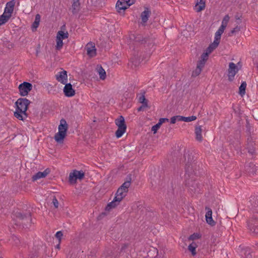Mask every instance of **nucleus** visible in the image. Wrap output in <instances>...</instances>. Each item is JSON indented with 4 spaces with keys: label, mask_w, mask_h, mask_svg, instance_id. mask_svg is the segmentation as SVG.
I'll use <instances>...</instances> for the list:
<instances>
[{
    "label": "nucleus",
    "mask_w": 258,
    "mask_h": 258,
    "mask_svg": "<svg viewBox=\"0 0 258 258\" xmlns=\"http://www.w3.org/2000/svg\"><path fill=\"white\" fill-rule=\"evenodd\" d=\"M196 7L198 12L203 10L205 8V0H197Z\"/></svg>",
    "instance_id": "c85d7f7f"
},
{
    "label": "nucleus",
    "mask_w": 258,
    "mask_h": 258,
    "mask_svg": "<svg viewBox=\"0 0 258 258\" xmlns=\"http://www.w3.org/2000/svg\"><path fill=\"white\" fill-rule=\"evenodd\" d=\"M56 45L55 46V49L56 50H59L63 46V42L62 40L60 39V38H56Z\"/></svg>",
    "instance_id": "a19ab883"
},
{
    "label": "nucleus",
    "mask_w": 258,
    "mask_h": 258,
    "mask_svg": "<svg viewBox=\"0 0 258 258\" xmlns=\"http://www.w3.org/2000/svg\"><path fill=\"white\" fill-rule=\"evenodd\" d=\"M223 33L222 31H220L219 30H217L215 35V39H216V41H220L221 35Z\"/></svg>",
    "instance_id": "a18cd8bd"
},
{
    "label": "nucleus",
    "mask_w": 258,
    "mask_h": 258,
    "mask_svg": "<svg viewBox=\"0 0 258 258\" xmlns=\"http://www.w3.org/2000/svg\"><path fill=\"white\" fill-rule=\"evenodd\" d=\"M251 204V209L253 211V213L258 212V196L252 198L250 200Z\"/></svg>",
    "instance_id": "aec40b11"
},
{
    "label": "nucleus",
    "mask_w": 258,
    "mask_h": 258,
    "mask_svg": "<svg viewBox=\"0 0 258 258\" xmlns=\"http://www.w3.org/2000/svg\"><path fill=\"white\" fill-rule=\"evenodd\" d=\"M73 4L72 6V13L73 14H77L80 8V4L79 3V0H73Z\"/></svg>",
    "instance_id": "a878e982"
},
{
    "label": "nucleus",
    "mask_w": 258,
    "mask_h": 258,
    "mask_svg": "<svg viewBox=\"0 0 258 258\" xmlns=\"http://www.w3.org/2000/svg\"><path fill=\"white\" fill-rule=\"evenodd\" d=\"M240 30V27L239 26H236L234 28H233L228 34L229 36H231L233 34L238 32Z\"/></svg>",
    "instance_id": "79ce46f5"
},
{
    "label": "nucleus",
    "mask_w": 258,
    "mask_h": 258,
    "mask_svg": "<svg viewBox=\"0 0 258 258\" xmlns=\"http://www.w3.org/2000/svg\"><path fill=\"white\" fill-rule=\"evenodd\" d=\"M18 88L20 95L25 96L27 95L28 93L32 90V85L30 83L24 82L19 85Z\"/></svg>",
    "instance_id": "9d476101"
},
{
    "label": "nucleus",
    "mask_w": 258,
    "mask_h": 258,
    "mask_svg": "<svg viewBox=\"0 0 258 258\" xmlns=\"http://www.w3.org/2000/svg\"><path fill=\"white\" fill-rule=\"evenodd\" d=\"M96 70L100 76V79L102 80L105 79L106 77V72L101 65L98 64Z\"/></svg>",
    "instance_id": "5701e85b"
},
{
    "label": "nucleus",
    "mask_w": 258,
    "mask_h": 258,
    "mask_svg": "<svg viewBox=\"0 0 258 258\" xmlns=\"http://www.w3.org/2000/svg\"><path fill=\"white\" fill-rule=\"evenodd\" d=\"M197 119V117L196 116H191L188 117H184L183 119V121L185 122H190L193 120H195Z\"/></svg>",
    "instance_id": "c03bdc74"
},
{
    "label": "nucleus",
    "mask_w": 258,
    "mask_h": 258,
    "mask_svg": "<svg viewBox=\"0 0 258 258\" xmlns=\"http://www.w3.org/2000/svg\"><path fill=\"white\" fill-rule=\"evenodd\" d=\"M213 49L212 48V47L209 45V46L207 48L206 50V52L208 53V54L210 53L212 51H213Z\"/></svg>",
    "instance_id": "338daca9"
},
{
    "label": "nucleus",
    "mask_w": 258,
    "mask_h": 258,
    "mask_svg": "<svg viewBox=\"0 0 258 258\" xmlns=\"http://www.w3.org/2000/svg\"><path fill=\"white\" fill-rule=\"evenodd\" d=\"M204 66L198 63L196 70L192 73L191 76L193 77H196L199 76L201 74L202 69L204 68Z\"/></svg>",
    "instance_id": "c756f323"
},
{
    "label": "nucleus",
    "mask_w": 258,
    "mask_h": 258,
    "mask_svg": "<svg viewBox=\"0 0 258 258\" xmlns=\"http://www.w3.org/2000/svg\"><path fill=\"white\" fill-rule=\"evenodd\" d=\"M16 4L15 0L11 1L8 2L6 4V8L5 9L4 13L3 14L9 16L10 18L12 16V14L13 12L14 8Z\"/></svg>",
    "instance_id": "9b49d317"
},
{
    "label": "nucleus",
    "mask_w": 258,
    "mask_h": 258,
    "mask_svg": "<svg viewBox=\"0 0 258 258\" xmlns=\"http://www.w3.org/2000/svg\"><path fill=\"white\" fill-rule=\"evenodd\" d=\"M50 173V169L49 168L46 169L43 172L39 171L34 175H33L32 179L33 181L37 180V179H40L46 177Z\"/></svg>",
    "instance_id": "a211bd4d"
},
{
    "label": "nucleus",
    "mask_w": 258,
    "mask_h": 258,
    "mask_svg": "<svg viewBox=\"0 0 258 258\" xmlns=\"http://www.w3.org/2000/svg\"><path fill=\"white\" fill-rule=\"evenodd\" d=\"M245 170L249 174H254L257 170V168L253 163H249L245 167Z\"/></svg>",
    "instance_id": "412c9836"
},
{
    "label": "nucleus",
    "mask_w": 258,
    "mask_h": 258,
    "mask_svg": "<svg viewBox=\"0 0 258 258\" xmlns=\"http://www.w3.org/2000/svg\"><path fill=\"white\" fill-rule=\"evenodd\" d=\"M246 87V83L245 82H243L239 88V93L241 96H243L245 93V88Z\"/></svg>",
    "instance_id": "e433bc0d"
},
{
    "label": "nucleus",
    "mask_w": 258,
    "mask_h": 258,
    "mask_svg": "<svg viewBox=\"0 0 258 258\" xmlns=\"http://www.w3.org/2000/svg\"><path fill=\"white\" fill-rule=\"evenodd\" d=\"M10 17L4 14L0 16V26L5 24L10 19Z\"/></svg>",
    "instance_id": "4c0bfd02"
},
{
    "label": "nucleus",
    "mask_w": 258,
    "mask_h": 258,
    "mask_svg": "<svg viewBox=\"0 0 258 258\" xmlns=\"http://www.w3.org/2000/svg\"><path fill=\"white\" fill-rule=\"evenodd\" d=\"M115 123L118 126V128L115 132V136L116 138H119L125 132L126 129L124 117L122 115H120L118 118L115 119Z\"/></svg>",
    "instance_id": "423d86ee"
},
{
    "label": "nucleus",
    "mask_w": 258,
    "mask_h": 258,
    "mask_svg": "<svg viewBox=\"0 0 258 258\" xmlns=\"http://www.w3.org/2000/svg\"><path fill=\"white\" fill-rule=\"evenodd\" d=\"M121 2H124V4L127 5L129 7L132 5L134 4L135 2V0H119Z\"/></svg>",
    "instance_id": "49530a36"
},
{
    "label": "nucleus",
    "mask_w": 258,
    "mask_h": 258,
    "mask_svg": "<svg viewBox=\"0 0 258 258\" xmlns=\"http://www.w3.org/2000/svg\"><path fill=\"white\" fill-rule=\"evenodd\" d=\"M229 16L228 15H225L222 20V23L224 25H227V23L229 22Z\"/></svg>",
    "instance_id": "8fccbe9b"
},
{
    "label": "nucleus",
    "mask_w": 258,
    "mask_h": 258,
    "mask_svg": "<svg viewBox=\"0 0 258 258\" xmlns=\"http://www.w3.org/2000/svg\"><path fill=\"white\" fill-rule=\"evenodd\" d=\"M56 80L64 84L67 83L68 76L67 72L65 70H62L61 72H58L57 74L55 75Z\"/></svg>",
    "instance_id": "4468645a"
},
{
    "label": "nucleus",
    "mask_w": 258,
    "mask_h": 258,
    "mask_svg": "<svg viewBox=\"0 0 258 258\" xmlns=\"http://www.w3.org/2000/svg\"><path fill=\"white\" fill-rule=\"evenodd\" d=\"M40 18H41V17L39 14H37L35 16L34 22L33 23L32 25V28L33 31H34V29H35V30L36 29V28L38 27L40 21Z\"/></svg>",
    "instance_id": "473e14b6"
},
{
    "label": "nucleus",
    "mask_w": 258,
    "mask_h": 258,
    "mask_svg": "<svg viewBox=\"0 0 258 258\" xmlns=\"http://www.w3.org/2000/svg\"><path fill=\"white\" fill-rule=\"evenodd\" d=\"M119 188H121V190H123V191L125 192L126 194L128 192V189L125 188V187H122L121 186H120Z\"/></svg>",
    "instance_id": "774afa93"
},
{
    "label": "nucleus",
    "mask_w": 258,
    "mask_h": 258,
    "mask_svg": "<svg viewBox=\"0 0 258 258\" xmlns=\"http://www.w3.org/2000/svg\"><path fill=\"white\" fill-rule=\"evenodd\" d=\"M138 97V101L142 103H148V100L145 98V92L144 91H141V93L137 95Z\"/></svg>",
    "instance_id": "2f4dec72"
},
{
    "label": "nucleus",
    "mask_w": 258,
    "mask_h": 258,
    "mask_svg": "<svg viewBox=\"0 0 258 258\" xmlns=\"http://www.w3.org/2000/svg\"><path fill=\"white\" fill-rule=\"evenodd\" d=\"M255 144L252 140V138L250 136L248 137L247 140L246 149L248 150V152L253 155L255 154Z\"/></svg>",
    "instance_id": "2eb2a0df"
},
{
    "label": "nucleus",
    "mask_w": 258,
    "mask_h": 258,
    "mask_svg": "<svg viewBox=\"0 0 258 258\" xmlns=\"http://www.w3.org/2000/svg\"><path fill=\"white\" fill-rule=\"evenodd\" d=\"M63 88V92L66 96L70 97L75 95V90L73 88L71 83H66Z\"/></svg>",
    "instance_id": "ddd939ff"
},
{
    "label": "nucleus",
    "mask_w": 258,
    "mask_h": 258,
    "mask_svg": "<svg viewBox=\"0 0 258 258\" xmlns=\"http://www.w3.org/2000/svg\"><path fill=\"white\" fill-rule=\"evenodd\" d=\"M148 106V103L142 104V105L140 107H139L137 109V110L138 111H144L145 108L147 107Z\"/></svg>",
    "instance_id": "5fc2aeb1"
},
{
    "label": "nucleus",
    "mask_w": 258,
    "mask_h": 258,
    "mask_svg": "<svg viewBox=\"0 0 258 258\" xmlns=\"http://www.w3.org/2000/svg\"><path fill=\"white\" fill-rule=\"evenodd\" d=\"M133 57L131 58L130 63H131L132 68H136L139 65L140 62L145 58V57L142 55V52L135 47L133 49Z\"/></svg>",
    "instance_id": "0eeeda50"
},
{
    "label": "nucleus",
    "mask_w": 258,
    "mask_h": 258,
    "mask_svg": "<svg viewBox=\"0 0 258 258\" xmlns=\"http://www.w3.org/2000/svg\"><path fill=\"white\" fill-rule=\"evenodd\" d=\"M207 213L206 214V220L207 223L212 226H215L216 222L213 220L212 218V209L208 207H206Z\"/></svg>",
    "instance_id": "f3484780"
},
{
    "label": "nucleus",
    "mask_w": 258,
    "mask_h": 258,
    "mask_svg": "<svg viewBox=\"0 0 258 258\" xmlns=\"http://www.w3.org/2000/svg\"><path fill=\"white\" fill-rule=\"evenodd\" d=\"M200 237H201V236L199 234H198L197 233H194V234H192L189 236V237H188V240H194L198 239Z\"/></svg>",
    "instance_id": "37998d69"
},
{
    "label": "nucleus",
    "mask_w": 258,
    "mask_h": 258,
    "mask_svg": "<svg viewBox=\"0 0 258 258\" xmlns=\"http://www.w3.org/2000/svg\"><path fill=\"white\" fill-rule=\"evenodd\" d=\"M127 5L124 4V2H121L119 0L116 3V9L118 13H121V11H124L128 8Z\"/></svg>",
    "instance_id": "b1692460"
},
{
    "label": "nucleus",
    "mask_w": 258,
    "mask_h": 258,
    "mask_svg": "<svg viewBox=\"0 0 258 258\" xmlns=\"http://www.w3.org/2000/svg\"><path fill=\"white\" fill-rule=\"evenodd\" d=\"M176 119L177 121H183L184 116L180 115H176Z\"/></svg>",
    "instance_id": "0e129e2a"
},
{
    "label": "nucleus",
    "mask_w": 258,
    "mask_h": 258,
    "mask_svg": "<svg viewBox=\"0 0 258 258\" xmlns=\"http://www.w3.org/2000/svg\"><path fill=\"white\" fill-rule=\"evenodd\" d=\"M195 134L196 135V139L197 141L201 142L203 140L202 136L201 126H197L195 128Z\"/></svg>",
    "instance_id": "7c9ffc66"
},
{
    "label": "nucleus",
    "mask_w": 258,
    "mask_h": 258,
    "mask_svg": "<svg viewBox=\"0 0 258 258\" xmlns=\"http://www.w3.org/2000/svg\"><path fill=\"white\" fill-rule=\"evenodd\" d=\"M241 17H242V15L239 13H237L235 15V18L236 19V20H239V21L237 22V23L238 24H239L241 23L240 19Z\"/></svg>",
    "instance_id": "4d7b16f0"
},
{
    "label": "nucleus",
    "mask_w": 258,
    "mask_h": 258,
    "mask_svg": "<svg viewBox=\"0 0 258 258\" xmlns=\"http://www.w3.org/2000/svg\"><path fill=\"white\" fill-rule=\"evenodd\" d=\"M102 2L103 0H91V4L97 8L101 7Z\"/></svg>",
    "instance_id": "ea45409f"
},
{
    "label": "nucleus",
    "mask_w": 258,
    "mask_h": 258,
    "mask_svg": "<svg viewBox=\"0 0 258 258\" xmlns=\"http://www.w3.org/2000/svg\"><path fill=\"white\" fill-rule=\"evenodd\" d=\"M238 72V69L236 64L233 62H230L228 69V79L232 81L236 73Z\"/></svg>",
    "instance_id": "f8f14e48"
},
{
    "label": "nucleus",
    "mask_w": 258,
    "mask_h": 258,
    "mask_svg": "<svg viewBox=\"0 0 258 258\" xmlns=\"http://www.w3.org/2000/svg\"><path fill=\"white\" fill-rule=\"evenodd\" d=\"M188 249L191 251L193 255H195L196 254V248L193 247L192 245H189L188 246Z\"/></svg>",
    "instance_id": "3c124183"
},
{
    "label": "nucleus",
    "mask_w": 258,
    "mask_h": 258,
    "mask_svg": "<svg viewBox=\"0 0 258 258\" xmlns=\"http://www.w3.org/2000/svg\"><path fill=\"white\" fill-rule=\"evenodd\" d=\"M176 121H177V120L176 119V116H174L171 118V119H170L171 123H172V124L175 123Z\"/></svg>",
    "instance_id": "69168bd1"
},
{
    "label": "nucleus",
    "mask_w": 258,
    "mask_h": 258,
    "mask_svg": "<svg viewBox=\"0 0 258 258\" xmlns=\"http://www.w3.org/2000/svg\"><path fill=\"white\" fill-rule=\"evenodd\" d=\"M130 39L134 41L135 45H143L146 51H151L154 45V40L149 37H144L140 34H133L130 35Z\"/></svg>",
    "instance_id": "f03ea898"
},
{
    "label": "nucleus",
    "mask_w": 258,
    "mask_h": 258,
    "mask_svg": "<svg viewBox=\"0 0 258 258\" xmlns=\"http://www.w3.org/2000/svg\"><path fill=\"white\" fill-rule=\"evenodd\" d=\"M247 226L252 234L258 236V212L253 213L248 222Z\"/></svg>",
    "instance_id": "39448f33"
},
{
    "label": "nucleus",
    "mask_w": 258,
    "mask_h": 258,
    "mask_svg": "<svg viewBox=\"0 0 258 258\" xmlns=\"http://www.w3.org/2000/svg\"><path fill=\"white\" fill-rule=\"evenodd\" d=\"M63 234L62 232L60 231H57L55 234V237L56 238H57L60 242L61 240V237L62 236Z\"/></svg>",
    "instance_id": "864d4df0"
},
{
    "label": "nucleus",
    "mask_w": 258,
    "mask_h": 258,
    "mask_svg": "<svg viewBox=\"0 0 258 258\" xmlns=\"http://www.w3.org/2000/svg\"><path fill=\"white\" fill-rule=\"evenodd\" d=\"M126 193L123 190H121V188H118L115 197H117V198L120 201L125 197Z\"/></svg>",
    "instance_id": "72a5a7b5"
},
{
    "label": "nucleus",
    "mask_w": 258,
    "mask_h": 258,
    "mask_svg": "<svg viewBox=\"0 0 258 258\" xmlns=\"http://www.w3.org/2000/svg\"><path fill=\"white\" fill-rule=\"evenodd\" d=\"M209 54L206 52H204L201 55V59L198 62V63L205 66L206 61L208 59Z\"/></svg>",
    "instance_id": "c9c22d12"
},
{
    "label": "nucleus",
    "mask_w": 258,
    "mask_h": 258,
    "mask_svg": "<svg viewBox=\"0 0 258 258\" xmlns=\"http://www.w3.org/2000/svg\"><path fill=\"white\" fill-rule=\"evenodd\" d=\"M161 125L159 122H158L157 124L152 127V131H153L154 134L156 133Z\"/></svg>",
    "instance_id": "de8ad7c7"
},
{
    "label": "nucleus",
    "mask_w": 258,
    "mask_h": 258,
    "mask_svg": "<svg viewBox=\"0 0 258 258\" xmlns=\"http://www.w3.org/2000/svg\"><path fill=\"white\" fill-rule=\"evenodd\" d=\"M192 177L186 179V185L190 192L196 193L200 191L199 182L192 179Z\"/></svg>",
    "instance_id": "1a4fd4ad"
},
{
    "label": "nucleus",
    "mask_w": 258,
    "mask_h": 258,
    "mask_svg": "<svg viewBox=\"0 0 258 258\" xmlns=\"http://www.w3.org/2000/svg\"><path fill=\"white\" fill-rule=\"evenodd\" d=\"M31 101L26 98H19L15 103L17 106L16 111L14 112V116L21 120H24L27 117L26 112Z\"/></svg>",
    "instance_id": "f257e3e1"
},
{
    "label": "nucleus",
    "mask_w": 258,
    "mask_h": 258,
    "mask_svg": "<svg viewBox=\"0 0 258 258\" xmlns=\"http://www.w3.org/2000/svg\"><path fill=\"white\" fill-rule=\"evenodd\" d=\"M158 250L155 247H152L148 252L146 258H158Z\"/></svg>",
    "instance_id": "4be33fe9"
},
{
    "label": "nucleus",
    "mask_w": 258,
    "mask_h": 258,
    "mask_svg": "<svg viewBox=\"0 0 258 258\" xmlns=\"http://www.w3.org/2000/svg\"><path fill=\"white\" fill-rule=\"evenodd\" d=\"M52 203L54 206V207L55 208H57L58 207V202L56 198L54 197L52 200Z\"/></svg>",
    "instance_id": "6e6d98bb"
},
{
    "label": "nucleus",
    "mask_w": 258,
    "mask_h": 258,
    "mask_svg": "<svg viewBox=\"0 0 258 258\" xmlns=\"http://www.w3.org/2000/svg\"><path fill=\"white\" fill-rule=\"evenodd\" d=\"M120 202V201L118 200L117 197H114L113 200L107 205L105 208V210L109 211L110 210L115 208L117 205H118Z\"/></svg>",
    "instance_id": "6ab92c4d"
},
{
    "label": "nucleus",
    "mask_w": 258,
    "mask_h": 258,
    "mask_svg": "<svg viewBox=\"0 0 258 258\" xmlns=\"http://www.w3.org/2000/svg\"><path fill=\"white\" fill-rule=\"evenodd\" d=\"M68 128V125L65 119H61L60 121V124L58 126V131L67 133Z\"/></svg>",
    "instance_id": "cd10ccee"
},
{
    "label": "nucleus",
    "mask_w": 258,
    "mask_h": 258,
    "mask_svg": "<svg viewBox=\"0 0 258 258\" xmlns=\"http://www.w3.org/2000/svg\"><path fill=\"white\" fill-rule=\"evenodd\" d=\"M85 177V173L82 170H74L72 172L69 174V181L71 184H75L77 182V180H81Z\"/></svg>",
    "instance_id": "6e6552de"
},
{
    "label": "nucleus",
    "mask_w": 258,
    "mask_h": 258,
    "mask_svg": "<svg viewBox=\"0 0 258 258\" xmlns=\"http://www.w3.org/2000/svg\"><path fill=\"white\" fill-rule=\"evenodd\" d=\"M169 119L167 118H161L159 120V123L162 125V124L165 122H168Z\"/></svg>",
    "instance_id": "13d9d810"
},
{
    "label": "nucleus",
    "mask_w": 258,
    "mask_h": 258,
    "mask_svg": "<svg viewBox=\"0 0 258 258\" xmlns=\"http://www.w3.org/2000/svg\"><path fill=\"white\" fill-rule=\"evenodd\" d=\"M242 252L244 254L245 258H252L250 249L248 247H246L243 249Z\"/></svg>",
    "instance_id": "58836bf2"
},
{
    "label": "nucleus",
    "mask_w": 258,
    "mask_h": 258,
    "mask_svg": "<svg viewBox=\"0 0 258 258\" xmlns=\"http://www.w3.org/2000/svg\"><path fill=\"white\" fill-rule=\"evenodd\" d=\"M13 218H16L18 219L19 221H21V224L23 225V227L24 228H28V225L30 226L32 218L31 213L29 212H26L25 213H22L19 211L14 212L13 213Z\"/></svg>",
    "instance_id": "20e7f679"
},
{
    "label": "nucleus",
    "mask_w": 258,
    "mask_h": 258,
    "mask_svg": "<svg viewBox=\"0 0 258 258\" xmlns=\"http://www.w3.org/2000/svg\"><path fill=\"white\" fill-rule=\"evenodd\" d=\"M184 157L185 162V170L186 175L187 174L189 177L196 175L197 172L194 169L195 166L194 152L189 150H187L186 151H185Z\"/></svg>",
    "instance_id": "7ed1b4c3"
},
{
    "label": "nucleus",
    "mask_w": 258,
    "mask_h": 258,
    "mask_svg": "<svg viewBox=\"0 0 258 258\" xmlns=\"http://www.w3.org/2000/svg\"><path fill=\"white\" fill-rule=\"evenodd\" d=\"M220 41H216V39H215L214 42L210 45V46L212 47V48L215 49L217 48L219 44Z\"/></svg>",
    "instance_id": "09e8293b"
},
{
    "label": "nucleus",
    "mask_w": 258,
    "mask_h": 258,
    "mask_svg": "<svg viewBox=\"0 0 258 258\" xmlns=\"http://www.w3.org/2000/svg\"><path fill=\"white\" fill-rule=\"evenodd\" d=\"M246 131L248 133V134H250L251 133V132H250V124L248 122H247V124H246Z\"/></svg>",
    "instance_id": "680f3d73"
},
{
    "label": "nucleus",
    "mask_w": 258,
    "mask_h": 258,
    "mask_svg": "<svg viewBox=\"0 0 258 258\" xmlns=\"http://www.w3.org/2000/svg\"><path fill=\"white\" fill-rule=\"evenodd\" d=\"M4 44L8 49H11L13 47V43L10 42L9 41H8L4 42Z\"/></svg>",
    "instance_id": "603ef678"
},
{
    "label": "nucleus",
    "mask_w": 258,
    "mask_h": 258,
    "mask_svg": "<svg viewBox=\"0 0 258 258\" xmlns=\"http://www.w3.org/2000/svg\"><path fill=\"white\" fill-rule=\"evenodd\" d=\"M67 133L62 131H58L54 136V139L57 143H60L63 140Z\"/></svg>",
    "instance_id": "393cba45"
},
{
    "label": "nucleus",
    "mask_w": 258,
    "mask_h": 258,
    "mask_svg": "<svg viewBox=\"0 0 258 258\" xmlns=\"http://www.w3.org/2000/svg\"><path fill=\"white\" fill-rule=\"evenodd\" d=\"M69 37V33L67 31L66 32L62 31H59L57 33L56 38H60V39H67Z\"/></svg>",
    "instance_id": "f704fd0d"
},
{
    "label": "nucleus",
    "mask_w": 258,
    "mask_h": 258,
    "mask_svg": "<svg viewBox=\"0 0 258 258\" xmlns=\"http://www.w3.org/2000/svg\"><path fill=\"white\" fill-rule=\"evenodd\" d=\"M150 14L151 11L149 10L148 8H146L145 11L141 13V17L142 21L143 23H146L147 22Z\"/></svg>",
    "instance_id": "bb28decb"
},
{
    "label": "nucleus",
    "mask_w": 258,
    "mask_h": 258,
    "mask_svg": "<svg viewBox=\"0 0 258 258\" xmlns=\"http://www.w3.org/2000/svg\"><path fill=\"white\" fill-rule=\"evenodd\" d=\"M131 181H132V175L131 174H130L126 176L125 181H128V182L129 181V183H130V184H131Z\"/></svg>",
    "instance_id": "e2e57ef3"
},
{
    "label": "nucleus",
    "mask_w": 258,
    "mask_h": 258,
    "mask_svg": "<svg viewBox=\"0 0 258 258\" xmlns=\"http://www.w3.org/2000/svg\"><path fill=\"white\" fill-rule=\"evenodd\" d=\"M226 27H227V25H224V24L222 23V25L219 27L218 30H220V31H222L223 32H224V30H225V29L226 28Z\"/></svg>",
    "instance_id": "052dcab7"
},
{
    "label": "nucleus",
    "mask_w": 258,
    "mask_h": 258,
    "mask_svg": "<svg viewBox=\"0 0 258 258\" xmlns=\"http://www.w3.org/2000/svg\"><path fill=\"white\" fill-rule=\"evenodd\" d=\"M87 54L90 57H94L96 55V49L92 42H89L86 46Z\"/></svg>",
    "instance_id": "dca6fc26"
},
{
    "label": "nucleus",
    "mask_w": 258,
    "mask_h": 258,
    "mask_svg": "<svg viewBox=\"0 0 258 258\" xmlns=\"http://www.w3.org/2000/svg\"><path fill=\"white\" fill-rule=\"evenodd\" d=\"M130 183H129V181H125L121 185L122 187H125L128 189V187L130 186Z\"/></svg>",
    "instance_id": "bf43d9fd"
}]
</instances>
